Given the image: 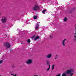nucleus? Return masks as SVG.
Wrapping results in <instances>:
<instances>
[{
	"label": "nucleus",
	"instance_id": "obj_1",
	"mask_svg": "<svg viewBox=\"0 0 76 76\" xmlns=\"http://www.w3.org/2000/svg\"><path fill=\"white\" fill-rule=\"evenodd\" d=\"M32 9L34 11H37L39 9V7L37 4H35L32 8Z\"/></svg>",
	"mask_w": 76,
	"mask_h": 76
},
{
	"label": "nucleus",
	"instance_id": "obj_2",
	"mask_svg": "<svg viewBox=\"0 0 76 76\" xmlns=\"http://www.w3.org/2000/svg\"><path fill=\"white\" fill-rule=\"evenodd\" d=\"M26 63L27 64H31L32 63V60L31 59H28L26 62Z\"/></svg>",
	"mask_w": 76,
	"mask_h": 76
},
{
	"label": "nucleus",
	"instance_id": "obj_3",
	"mask_svg": "<svg viewBox=\"0 0 76 76\" xmlns=\"http://www.w3.org/2000/svg\"><path fill=\"white\" fill-rule=\"evenodd\" d=\"M4 46H5L7 48H10V45L7 42H6L5 43H4Z\"/></svg>",
	"mask_w": 76,
	"mask_h": 76
},
{
	"label": "nucleus",
	"instance_id": "obj_4",
	"mask_svg": "<svg viewBox=\"0 0 76 76\" xmlns=\"http://www.w3.org/2000/svg\"><path fill=\"white\" fill-rule=\"evenodd\" d=\"M6 21H7V18L6 17H2L1 19V22H2V23H5V22H6Z\"/></svg>",
	"mask_w": 76,
	"mask_h": 76
},
{
	"label": "nucleus",
	"instance_id": "obj_5",
	"mask_svg": "<svg viewBox=\"0 0 76 76\" xmlns=\"http://www.w3.org/2000/svg\"><path fill=\"white\" fill-rule=\"evenodd\" d=\"M73 72V69H70L69 70H67L66 71V73L68 74V75H70L71 73Z\"/></svg>",
	"mask_w": 76,
	"mask_h": 76
},
{
	"label": "nucleus",
	"instance_id": "obj_6",
	"mask_svg": "<svg viewBox=\"0 0 76 76\" xmlns=\"http://www.w3.org/2000/svg\"><path fill=\"white\" fill-rule=\"evenodd\" d=\"M52 56V55H51V54H49L46 56V57L47 58H51V57Z\"/></svg>",
	"mask_w": 76,
	"mask_h": 76
},
{
	"label": "nucleus",
	"instance_id": "obj_7",
	"mask_svg": "<svg viewBox=\"0 0 76 76\" xmlns=\"http://www.w3.org/2000/svg\"><path fill=\"white\" fill-rule=\"evenodd\" d=\"M66 41V39H65L63 40L62 41V45L64 47H65V44L64 43V42H65Z\"/></svg>",
	"mask_w": 76,
	"mask_h": 76
},
{
	"label": "nucleus",
	"instance_id": "obj_8",
	"mask_svg": "<svg viewBox=\"0 0 76 76\" xmlns=\"http://www.w3.org/2000/svg\"><path fill=\"white\" fill-rule=\"evenodd\" d=\"M38 28H39V24H37L36 25V27L35 28V29L36 30H37V29H38Z\"/></svg>",
	"mask_w": 76,
	"mask_h": 76
},
{
	"label": "nucleus",
	"instance_id": "obj_9",
	"mask_svg": "<svg viewBox=\"0 0 76 76\" xmlns=\"http://www.w3.org/2000/svg\"><path fill=\"white\" fill-rule=\"evenodd\" d=\"M67 18L66 17H65L64 19V22H67Z\"/></svg>",
	"mask_w": 76,
	"mask_h": 76
},
{
	"label": "nucleus",
	"instance_id": "obj_10",
	"mask_svg": "<svg viewBox=\"0 0 76 76\" xmlns=\"http://www.w3.org/2000/svg\"><path fill=\"white\" fill-rule=\"evenodd\" d=\"M39 39V37L38 36H37L34 39L35 40H36V39Z\"/></svg>",
	"mask_w": 76,
	"mask_h": 76
},
{
	"label": "nucleus",
	"instance_id": "obj_11",
	"mask_svg": "<svg viewBox=\"0 0 76 76\" xmlns=\"http://www.w3.org/2000/svg\"><path fill=\"white\" fill-rule=\"evenodd\" d=\"M58 57H59V56L58 55H56V56L55 57V59H56V60H57V59L58 58Z\"/></svg>",
	"mask_w": 76,
	"mask_h": 76
},
{
	"label": "nucleus",
	"instance_id": "obj_12",
	"mask_svg": "<svg viewBox=\"0 0 76 76\" xmlns=\"http://www.w3.org/2000/svg\"><path fill=\"white\" fill-rule=\"evenodd\" d=\"M46 63L47 65H49V64H50V61H49L48 60L46 61Z\"/></svg>",
	"mask_w": 76,
	"mask_h": 76
},
{
	"label": "nucleus",
	"instance_id": "obj_13",
	"mask_svg": "<svg viewBox=\"0 0 76 76\" xmlns=\"http://www.w3.org/2000/svg\"><path fill=\"white\" fill-rule=\"evenodd\" d=\"M54 66H55V65L53 64L52 66V69L53 70L54 69Z\"/></svg>",
	"mask_w": 76,
	"mask_h": 76
},
{
	"label": "nucleus",
	"instance_id": "obj_14",
	"mask_svg": "<svg viewBox=\"0 0 76 76\" xmlns=\"http://www.w3.org/2000/svg\"><path fill=\"white\" fill-rule=\"evenodd\" d=\"M47 12V10L46 9H45L44 10H43L42 12L43 13L45 14V12Z\"/></svg>",
	"mask_w": 76,
	"mask_h": 76
},
{
	"label": "nucleus",
	"instance_id": "obj_15",
	"mask_svg": "<svg viewBox=\"0 0 76 76\" xmlns=\"http://www.w3.org/2000/svg\"><path fill=\"white\" fill-rule=\"evenodd\" d=\"M66 73H64L62 75V76H66Z\"/></svg>",
	"mask_w": 76,
	"mask_h": 76
},
{
	"label": "nucleus",
	"instance_id": "obj_16",
	"mask_svg": "<svg viewBox=\"0 0 76 76\" xmlns=\"http://www.w3.org/2000/svg\"><path fill=\"white\" fill-rule=\"evenodd\" d=\"M33 18L34 19H37V16H34Z\"/></svg>",
	"mask_w": 76,
	"mask_h": 76
},
{
	"label": "nucleus",
	"instance_id": "obj_17",
	"mask_svg": "<svg viewBox=\"0 0 76 76\" xmlns=\"http://www.w3.org/2000/svg\"><path fill=\"white\" fill-rule=\"evenodd\" d=\"M27 42H28V43L31 42V40H30V39H28L27 40Z\"/></svg>",
	"mask_w": 76,
	"mask_h": 76
},
{
	"label": "nucleus",
	"instance_id": "obj_18",
	"mask_svg": "<svg viewBox=\"0 0 76 76\" xmlns=\"http://www.w3.org/2000/svg\"><path fill=\"white\" fill-rule=\"evenodd\" d=\"M11 75H13V76H16V75H14L13 74H11Z\"/></svg>",
	"mask_w": 76,
	"mask_h": 76
},
{
	"label": "nucleus",
	"instance_id": "obj_19",
	"mask_svg": "<svg viewBox=\"0 0 76 76\" xmlns=\"http://www.w3.org/2000/svg\"><path fill=\"white\" fill-rule=\"evenodd\" d=\"M73 73H71L70 74V76H73Z\"/></svg>",
	"mask_w": 76,
	"mask_h": 76
},
{
	"label": "nucleus",
	"instance_id": "obj_20",
	"mask_svg": "<svg viewBox=\"0 0 76 76\" xmlns=\"http://www.w3.org/2000/svg\"><path fill=\"white\" fill-rule=\"evenodd\" d=\"M3 63V61L0 60V64H1V63Z\"/></svg>",
	"mask_w": 76,
	"mask_h": 76
},
{
	"label": "nucleus",
	"instance_id": "obj_21",
	"mask_svg": "<svg viewBox=\"0 0 76 76\" xmlns=\"http://www.w3.org/2000/svg\"><path fill=\"white\" fill-rule=\"evenodd\" d=\"M50 69L49 68H48L47 69V71H49V70H50Z\"/></svg>",
	"mask_w": 76,
	"mask_h": 76
},
{
	"label": "nucleus",
	"instance_id": "obj_22",
	"mask_svg": "<svg viewBox=\"0 0 76 76\" xmlns=\"http://www.w3.org/2000/svg\"><path fill=\"white\" fill-rule=\"evenodd\" d=\"M1 15H2V13L0 12V16H1Z\"/></svg>",
	"mask_w": 76,
	"mask_h": 76
},
{
	"label": "nucleus",
	"instance_id": "obj_23",
	"mask_svg": "<svg viewBox=\"0 0 76 76\" xmlns=\"http://www.w3.org/2000/svg\"><path fill=\"white\" fill-rule=\"evenodd\" d=\"M56 76H60V74H58L56 75Z\"/></svg>",
	"mask_w": 76,
	"mask_h": 76
},
{
	"label": "nucleus",
	"instance_id": "obj_24",
	"mask_svg": "<svg viewBox=\"0 0 76 76\" xmlns=\"http://www.w3.org/2000/svg\"><path fill=\"white\" fill-rule=\"evenodd\" d=\"M50 38H52V36H51V35H50Z\"/></svg>",
	"mask_w": 76,
	"mask_h": 76
},
{
	"label": "nucleus",
	"instance_id": "obj_25",
	"mask_svg": "<svg viewBox=\"0 0 76 76\" xmlns=\"http://www.w3.org/2000/svg\"><path fill=\"white\" fill-rule=\"evenodd\" d=\"M11 52H12L13 51V50L12 49L10 50Z\"/></svg>",
	"mask_w": 76,
	"mask_h": 76
},
{
	"label": "nucleus",
	"instance_id": "obj_26",
	"mask_svg": "<svg viewBox=\"0 0 76 76\" xmlns=\"http://www.w3.org/2000/svg\"><path fill=\"white\" fill-rule=\"evenodd\" d=\"M49 68L50 69V64L49 65Z\"/></svg>",
	"mask_w": 76,
	"mask_h": 76
},
{
	"label": "nucleus",
	"instance_id": "obj_27",
	"mask_svg": "<svg viewBox=\"0 0 76 76\" xmlns=\"http://www.w3.org/2000/svg\"><path fill=\"white\" fill-rule=\"evenodd\" d=\"M75 35H76V30L75 31Z\"/></svg>",
	"mask_w": 76,
	"mask_h": 76
},
{
	"label": "nucleus",
	"instance_id": "obj_28",
	"mask_svg": "<svg viewBox=\"0 0 76 76\" xmlns=\"http://www.w3.org/2000/svg\"><path fill=\"white\" fill-rule=\"evenodd\" d=\"M34 76H38V75H34Z\"/></svg>",
	"mask_w": 76,
	"mask_h": 76
},
{
	"label": "nucleus",
	"instance_id": "obj_29",
	"mask_svg": "<svg viewBox=\"0 0 76 76\" xmlns=\"http://www.w3.org/2000/svg\"><path fill=\"white\" fill-rule=\"evenodd\" d=\"M35 37V36H33V38H34V37Z\"/></svg>",
	"mask_w": 76,
	"mask_h": 76
},
{
	"label": "nucleus",
	"instance_id": "obj_30",
	"mask_svg": "<svg viewBox=\"0 0 76 76\" xmlns=\"http://www.w3.org/2000/svg\"><path fill=\"white\" fill-rule=\"evenodd\" d=\"M76 39H75V40H76Z\"/></svg>",
	"mask_w": 76,
	"mask_h": 76
}]
</instances>
